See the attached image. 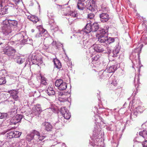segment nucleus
Returning a JSON list of instances; mask_svg holds the SVG:
<instances>
[{
    "label": "nucleus",
    "mask_w": 147,
    "mask_h": 147,
    "mask_svg": "<svg viewBox=\"0 0 147 147\" xmlns=\"http://www.w3.org/2000/svg\"><path fill=\"white\" fill-rule=\"evenodd\" d=\"M18 147H24L25 141L23 140H21L20 141L17 143Z\"/></svg>",
    "instance_id": "35"
},
{
    "label": "nucleus",
    "mask_w": 147,
    "mask_h": 147,
    "mask_svg": "<svg viewBox=\"0 0 147 147\" xmlns=\"http://www.w3.org/2000/svg\"><path fill=\"white\" fill-rule=\"evenodd\" d=\"M132 115H130V118L132 120H133L134 119L133 117H132Z\"/></svg>",
    "instance_id": "56"
},
{
    "label": "nucleus",
    "mask_w": 147,
    "mask_h": 147,
    "mask_svg": "<svg viewBox=\"0 0 147 147\" xmlns=\"http://www.w3.org/2000/svg\"><path fill=\"white\" fill-rule=\"evenodd\" d=\"M92 31V26L90 23L87 24L84 29V32L87 34L89 33Z\"/></svg>",
    "instance_id": "15"
},
{
    "label": "nucleus",
    "mask_w": 147,
    "mask_h": 147,
    "mask_svg": "<svg viewBox=\"0 0 147 147\" xmlns=\"http://www.w3.org/2000/svg\"><path fill=\"white\" fill-rule=\"evenodd\" d=\"M18 92H11V96L12 98L16 100H18Z\"/></svg>",
    "instance_id": "23"
},
{
    "label": "nucleus",
    "mask_w": 147,
    "mask_h": 147,
    "mask_svg": "<svg viewBox=\"0 0 147 147\" xmlns=\"http://www.w3.org/2000/svg\"><path fill=\"white\" fill-rule=\"evenodd\" d=\"M41 84H43L45 85L46 84V80L45 78L43 77L42 76H41Z\"/></svg>",
    "instance_id": "38"
},
{
    "label": "nucleus",
    "mask_w": 147,
    "mask_h": 147,
    "mask_svg": "<svg viewBox=\"0 0 147 147\" xmlns=\"http://www.w3.org/2000/svg\"><path fill=\"white\" fill-rule=\"evenodd\" d=\"M63 116L65 119H69L71 117V114L69 112V111H68L67 113H65Z\"/></svg>",
    "instance_id": "36"
},
{
    "label": "nucleus",
    "mask_w": 147,
    "mask_h": 147,
    "mask_svg": "<svg viewBox=\"0 0 147 147\" xmlns=\"http://www.w3.org/2000/svg\"><path fill=\"white\" fill-rule=\"evenodd\" d=\"M13 131L8 132L6 134L7 138L8 139H11L13 138Z\"/></svg>",
    "instance_id": "32"
},
{
    "label": "nucleus",
    "mask_w": 147,
    "mask_h": 147,
    "mask_svg": "<svg viewBox=\"0 0 147 147\" xmlns=\"http://www.w3.org/2000/svg\"><path fill=\"white\" fill-rule=\"evenodd\" d=\"M70 92H59V100L61 102L66 101L70 96Z\"/></svg>",
    "instance_id": "4"
},
{
    "label": "nucleus",
    "mask_w": 147,
    "mask_h": 147,
    "mask_svg": "<svg viewBox=\"0 0 147 147\" xmlns=\"http://www.w3.org/2000/svg\"><path fill=\"white\" fill-rule=\"evenodd\" d=\"M105 28L102 29L100 30V34L99 35H106V34L108 32L109 27L107 26L105 27Z\"/></svg>",
    "instance_id": "21"
},
{
    "label": "nucleus",
    "mask_w": 147,
    "mask_h": 147,
    "mask_svg": "<svg viewBox=\"0 0 147 147\" xmlns=\"http://www.w3.org/2000/svg\"><path fill=\"white\" fill-rule=\"evenodd\" d=\"M139 113L137 111H134V112L133 116L134 118H136L138 115Z\"/></svg>",
    "instance_id": "45"
},
{
    "label": "nucleus",
    "mask_w": 147,
    "mask_h": 147,
    "mask_svg": "<svg viewBox=\"0 0 147 147\" xmlns=\"http://www.w3.org/2000/svg\"><path fill=\"white\" fill-rule=\"evenodd\" d=\"M101 55L97 54L92 58V63L94 65H100L101 61Z\"/></svg>",
    "instance_id": "3"
},
{
    "label": "nucleus",
    "mask_w": 147,
    "mask_h": 147,
    "mask_svg": "<svg viewBox=\"0 0 147 147\" xmlns=\"http://www.w3.org/2000/svg\"><path fill=\"white\" fill-rule=\"evenodd\" d=\"M33 110L39 112H40L42 111L40 106L39 104H37L33 108Z\"/></svg>",
    "instance_id": "25"
},
{
    "label": "nucleus",
    "mask_w": 147,
    "mask_h": 147,
    "mask_svg": "<svg viewBox=\"0 0 147 147\" xmlns=\"http://www.w3.org/2000/svg\"><path fill=\"white\" fill-rule=\"evenodd\" d=\"M53 126L50 123L47 122V131H51Z\"/></svg>",
    "instance_id": "31"
},
{
    "label": "nucleus",
    "mask_w": 147,
    "mask_h": 147,
    "mask_svg": "<svg viewBox=\"0 0 147 147\" xmlns=\"http://www.w3.org/2000/svg\"><path fill=\"white\" fill-rule=\"evenodd\" d=\"M88 42L87 40H84L83 41V46H85L87 43Z\"/></svg>",
    "instance_id": "52"
},
{
    "label": "nucleus",
    "mask_w": 147,
    "mask_h": 147,
    "mask_svg": "<svg viewBox=\"0 0 147 147\" xmlns=\"http://www.w3.org/2000/svg\"><path fill=\"white\" fill-rule=\"evenodd\" d=\"M138 88L137 87V88H136V89H137V90H138Z\"/></svg>",
    "instance_id": "61"
},
{
    "label": "nucleus",
    "mask_w": 147,
    "mask_h": 147,
    "mask_svg": "<svg viewBox=\"0 0 147 147\" xmlns=\"http://www.w3.org/2000/svg\"><path fill=\"white\" fill-rule=\"evenodd\" d=\"M92 31L95 32L96 31L99 29V25L97 23H94L92 26Z\"/></svg>",
    "instance_id": "20"
},
{
    "label": "nucleus",
    "mask_w": 147,
    "mask_h": 147,
    "mask_svg": "<svg viewBox=\"0 0 147 147\" xmlns=\"http://www.w3.org/2000/svg\"><path fill=\"white\" fill-rule=\"evenodd\" d=\"M23 116L22 115H17L13 117L10 120L11 124L16 125L17 123L20 122Z\"/></svg>",
    "instance_id": "5"
},
{
    "label": "nucleus",
    "mask_w": 147,
    "mask_h": 147,
    "mask_svg": "<svg viewBox=\"0 0 147 147\" xmlns=\"http://www.w3.org/2000/svg\"><path fill=\"white\" fill-rule=\"evenodd\" d=\"M115 41L114 38L112 37H107L105 43L107 44H109Z\"/></svg>",
    "instance_id": "24"
},
{
    "label": "nucleus",
    "mask_w": 147,
    "mask_h": 147,
    "mask_svg": "<svg viewBox=\"0 0 147 147\" xmlns=\"http://www.w3.org/2000/svg\"><path fill=\"white\" fill-rule=\"evenodd\" d=\"M2 32L5 35H7L10 33L12 31L11 27L7 23H4V21L3 22V25L1 26Z\"/></svg>",
    "instance_id": "1"
},
{
    "label": "nucleus",
    "mask_w": 147,
    "mask_h": 147,
    "mask_svg": "<svg viewBox=\"0 0 147 147\" xmlns=\"http://www.w3.org/2000/svg\"><path fill=\"white\" fill-rule=\"evenodd\" d=\"M2 75V74L1 73V72L0 71V76H1Z\"/></svg>",
    "instance_id": "57"
},
{
    "label": "nucleus",
    "mask_w": 147,
    "mask_h": 147,
    "mask_svg": "<svg viewBox=\"0 0 147 147\" xmlns=\"http://www.w3.org/2000/svg\"><path fill=\"white\" fill-rule=\"evenodd\" d=\"M114 67L113 66H111L108 70L109 73H112L115 72V70L114 69Z\"/></svg>",
    "instance_id": "41"
},
{
    "label": "nucleus",
    "mask_w": 147,
    "mask_h": 147,
    "mask_svg": "<svg viewBox=\"0 0 147 147\" xmlns=\"http://www.w3.org/2000/svg\"><path fill=\"white\" fill-rule=\"evenodd\" d=\"M7 12L8 10H7V7H5L0 10V14L1 15H3L7 13Z\"/></svg>",
    "instance_id": "29"
},
{
    "label": "nucleus",
    "mask_w": 147,
    "mask_h": 147,
    "mask_svg": "<svg viewBox=\"0 0 147 147\" xmlns=\"http://www.w3.org/2000/svg\"><path fill=\"white\" fill-rule=\"evenodd\" d=\"M146 122H147V120H146Z\"/></svg>",
    "instance_id": "63"
},
{
    "label": "nucleus",
    "mask_w": 147,
    "mask_h": 147,
    "mask_svg": "<svg viewBox=\"0 0 147 147\" xmlns=\"http://www.w3.org/2000/svg\"><path fill=\"white\" fill-rule=\"evenodd\" d=\"M13 1L16 4H18L22 2V0H13Z\"/></svg>",
    "instance_id": "48"
},
{
    "label": "nucleus",
    "mask_w": 147,
    "mask_h": 147,
    "mask_svg": "<svg viewBox=\"0 0 147 147\" xmlns=\"http://www.w3.org/2000/svg\"><path fill=\"white\" fill-rule=\"evenodd\" d=\"M48 136H49V137H50V135H48Z\"/></svg>",
    "instance_id": "60"
},
{
    "label": "nucleus",
    "mask_w": 147,
    "mask_h": 147,
    "mask_svg": "<svg viewBox=\"0 0 147 147\" xmlns=\"http://www.w3.org/2000/svg\"><path fill=\"white\" fill-rule=\"evenodd\" d=\"M68 14L74 18L77 17L78 16V13L76 11H70L69 12Z\"/></svg>",
    "instance_id": "30"
},
{
    "label": "nucleus",
    "mask_w": 147,
    "mask_h": 147,
    "mask_svg": "<svg viewBox=\"0 0 147 147\" xmlns=\"http://www.w3.org/2000/svg\"><path fill=\"white\" fill-rule=\"evenodd\" d=\"M33 133L34 134V136H37L38 138L37 140L38 142L42 140L45 137V136H41L39 132L35 130L33 131Z\"/></svg>",
    "instance_id": "10"
},
{
    "label": "nucleus",
    "mask_w": 147,
    "mask_h": 147,
    "mask_svg": "<svg viewBox=\"0 0 147 147\" xmlns=\"http://www.w3.org/2000/svg\"><path fill=\"white\" fill-rule=\"evenodd\" d=\"M86 5H85L87 9L91 11H94V4L93 0H88L86 2Z\"/></svg>",
    "instance_id": "6"
},
{
    "label": "nucleus",
    "mask_w": 147,
    "mask_h": 147,
    "mask_svg": "<svg viewBox=\"0 0 147 147\" xmlns=\"http://www.w3.org/2000/svg\"><path fill=\"white\" fill-rule=\"evenodd\" d=\"M42 60L41 59H36V62L35 63L36 65H38L42 63Z\"/></svg>",
    "instance_id": "43"
},
{
    "label": "nucleus",
    "mask_w": 147,
    "mask_h": 147,
    "mask_svg": "<svg viewBox=\"0 0 147 147\" xmlns=\"http://www.w3.org/2000/svg\"><path fill=\"white\" fill-rule=\"evenodd\" d=\"M77 7L78 9L81 10H83L85 7L83 1L80 0H79L77 2Z\"/></svg>",
    "instance_id": "13"
},
{
    "label": "nucleus",
    "mask_w": 147,
    "mask_h": 147,
    "mask_svg": "<svg viewBox=\"0 0 147 147\" xmlns=\"http://www.w3.org/2000/svg\"><path fill=\"white\" fill-rule=\"evenodd\" d=\"M119 53L118 48H116L113 51V55L114 56L116 57L117 56V54Z\"/></svg>",
    "instance_id": "39"
},
{
    "label": "nucleus",
    "mask_w": 147,
    "mask_h": 147,
    "mask_svg": "<svg viewBox=\"0 0 147 147\" xmlns=\"http://www.w3.org/2000/svg\"><path fill=\"white\" fill-rule=\"evenodd\" d=\"M4 21V23H7L12 28V27H16L18 24V22L15 20L6 19Z\"/></svg>",
    "instance_id": "7"
},
{
    "label": "nucleus",
    "mask_w": 147,
    "mask_h": 147,
    "mask_svg": "<svg viewBox=\"0 0 147 147\" xmlns=\"http://www.w3.org/2000/svg\"><path fill=\"white\" fill-rule=\"evenodd\" d=\"M48 94L49 96L51 95H54L55 94V92H48Z\"/></svg>",
    "instance_id": "53"
},
{
    "label": "nucleus",
    "mask_w": 147,
    "mask_h": 147,
    "mask_svg": "<svg viewBox=\"0 0 147 147\" xmlns=\"http://www.w3.org/2000/svg\"><path fill=\"white\" fill-rule=\"evenodd\" d=\"M94 16L95 15L94 14L90 13L88 14V18L91 19H92L94 18Z\"/></svg>",
    "instance_id": "42"
},
{
    "label": "nucleus",
    "mask_w": 147,
    "mask_h": 147,
    "mask_svg": "<svg viewBox=\"0 0 147 147\" xmlns=\"http://www.w3.org/2000/svg\"><path fill=\"white\" fill-rule=\"evenodd\" d=\"M95 118H96L97 119V118H99L100 120H101L102 119V118H101V117H100V116L98 115H96L95 116ZM95 120L96 121H97V120H96V119H95Z\"/></svg>",
    "instance_id": "49"
},
{
    "label": "nucleus",
    "mask_w": 147,
    "mask_h": 147,
    "mask_svg": "<svg viewBox=\"0 0 147 147\" xmlns=\"http://www.w3.org/2000/svg\"><path fill=\"white\" fill-rule=\"evenodd\" d=\"M40 112H39L38 111H32V114L33 115H34L35 116L38 115L40 113Z\"/></svg>",
    "instance_id": "46"
},
{
    "label": "nucleus",
    "mask_w": 147,
    "mask_h": 147,
    "mask_svg": "<svg viewBox=\"0 0 147 147\" xmlns=\"http://www.w3.org/2000/svg\"><path fill=\"white\" fill-rule=\"evenodd\" d=\"M14 38H15L16 42H21L24 39L23 35L21 34H17L15 35Z\"/></svg>",
    "instance_id": "14"
},
{
    "label": "nucleus",
    "mask_w": 147,
    "mask_h": 147,
    "mask_svg": "<svg viewBox=\"0 0 147 147\" xmlns=\"http://www.w3.org/2000/svg\"><path fill=\"white\" fill-rule=\"evenodd\" d=\"M51 135H52V136H51V138H52V137L53 136V134H51Z\"/></svg>",
    "instance_id": "59"
},
{
    "label": "nucleus",
    "mask_w": 147,
    "mask_h": 147,
    "mask_svg": "<svg viewBox=\"0 0 147 147\" xmlns=\"http://www.w3.org/2000/svg\"><path fill=\"white\" fill-rule=\"evenodd\" d=\"M100 17L101 21L103 22L107 21L109 19V15L106 13H102L100 14Z\"/></svg>",
    "instance_id": "9"
},
{
    "label": "nucleus",
    "mask_w": 147,
    "mask_h": 147,
    "mask_svg": "<svg viewBox=\"0 0 147 147\" xmlns=\"http://www.w3.org/2000/svg\"><path fill=\"white\" fill-rule=\"evenodd\" d=\"M6 82V81L5 78L3 77L0 78V85L5 84Z\"/></svg>",
    "instance_id": "40"
},
{
    "label": "nucleus",
    "mask_w": 147,
    "mask_h": 147,
    "mask_svg": "<svg viewBox=\"0 0 147 147\" xmlns=\"http://www.w3.org/2000/svg\"><path fill=\"white\" fill-rule=\"evenodd\" d=\"M90 144L92 146L94 147H96L97 145H96L94 142L92 141L90 142Z\"/></svg>",
    "instance_id": "47"
},
{
    "label": "nucleus",
    "mask_w": 147,
    "mask_h": 147,
    "mask_svg": "<svg viewBox=\"0 0 147 147\" xmlns=\"http://www.w3.org/2000/svg\"><path fill=\"white\" fill-rule=\"evenodd\" d=\"M47 107H48L47 109L48 111H50L49 113L51 115L53 112H54L55 110L54 106L53 105L52 103H49Z\"/></svg>",
    "instance_id": "16"
},
{
    "label": "nucleus",
    "mask_w": 147,
    "mask_h": 147,
    "mask_svg": "<svg viewBox=\"0 0 147 147\" xmlns=\"http://www.w3.org/2000/svg\"><path fill=\"white\" fill-rule=\"evenodd\" d=\"M143 147H147V140H145L142 142Z\"/></svg>",
    "instance_id": "44"
},
{
    "label": "nucleus",
    "mask_w": 147,
    "mask_h": 147,
    "mask_svg": "<svg viewBox=\"0 0 147 147\" xmlns=\"http://www.w3.org/2000/svg\"><path fill=\"white\" fill-rule=\"evenodd\" d=\"M10 91H16V90H10Z\"/></svg>",
    "instance_id": "58"
},
{
    "label": "nucleus",
    "mask_w": 147,
    "mask_h": 147,
    "mask_svg": "<svg viewBox=\"0 0 147 147\" xmlns=\"http://www.w3.org/2000/svg\"><path fill=\"white\" fill-rule=\"evenodd\" d=\"M94 51L97 52H101L104 51L102 46L100 44H94L92 47Z\"/></svg>",
    "instance_id": "8"
},
{
    "label": "nucleus",
    "mask_w": 147,
    "mask_h": 147,
    "mask_svg": "<svg viewBox=\"0 0 147 147\" xmlns=\"http://www.w3.org/2000/svg\"><path fill=\"white\" fill-rule=\"evenodd\" d=\"M139 134L144 138L147 139V130H144L140 132Z\"/></svg>",
    "instance_id": "19"
},
{
    "label": "nucleus",
    "mask_w": 147,
    "mask_h": 147,
    "mask_svg": "<svg viewBox=\"0 0 147 147\" xmlns=\"http://www.w3.org/2000/svg\"><path fill=\"white\" fill-rule=\"evenodd\" d=\"M60 111L62 115H63L65 113H67L68 111L67 110L66 108L64 107L60 108Z\"/></svg>",
    "instance_id": "34"
},
{
    "label": "nucleus",
    "mask_w": 147,
    "mask_h": 147,
    "mask_svg": "<svg viewBox=\"0 0 147 147\" xmlns=\"http://www.w3.org/2000/svg\"><path fill=\"white\" fill-rule=\"evenodd\" d=\"M53 62L54 65L56 68L60 69L61 68V63L57 59H53Z\"/></svg>",
    "instance_id": "17"
},
{
    "label": "nucleus",
    "mask_w": 147,
    "mask_h": 147,
    "mask_svg": "<svg viewBox=\"0 0 147 147\" xmlns=\"http://www.w3.org/2000/svg\"><path fill=\"white\" fill-rule=\"evenodd\" d=\"M63 82L62 80H57L55 83V85L57 87H59L61 84H62V83H63Z\"/></svg>",
    "instance_id": "33"
},
{
    "label": "nucleus",
    "mask_w": 147,
    "mask_h": 147,
    "mask_svg": "<svg viewBox=\"0 0 147 147\" xmlns=\"http://www.w3.org/2000/svg\"><path fill=\"white\" fill-rule=\"evenodd\" d=\"M53 91V87H48V88L47 89V91Z\"/></svg>",
    "instance_id": "50"
},
{
    "label": "nucleus",
    "mask_w": 147,
    "mask_h": 147,
    "mask_svg": "<svg viewBox=\"0 0 147 147\" xmlns=\"http://www.w3.org/2000/svg\"><path fill=\"white\" fill-rule=\"evenodd\" d=\"M41 29H42V30L41 31V32L43 33L45 32V30L43 28H41Z\"/></svg>",
    "instance_id": "55"
},
{
    "label": "nucleus",
    "mask_w": 147,
    "mask_h": 147,
    "mask_svg": "<svg viewBox=\"0 0 147 147\" xmlns=\"http://www.w3.org/2000/svg\"><path fill=\"white\" fill-rule=\"evenodd\" d=\"M96 36L98 37V41L101 43H104L106 42L107 39V36L103 35H99L98 34Z\"/></svg>",
    "instance_id": "11"
},
{
    "label": "nucleus",
    "mask_w": 147,
    "mask_h": 147,
    "mask_svg": "<svg viewBox=\"0 0 147 147\" xmlns=\"http://www.w3.org/2000/svg\"><path fill=\"white\" fill-rule=\"evenodd\" d=\"M16 6H15V8L14 9L13 12L16 15H20V12H21L23 11V10L20 9L17 7H16Z\"/></svg>",
    "instance_id": "22"
},
{
    "label": "nucleus",
    "mask_w": 147,
    "mask_h": 147,
    "mask_svg": "<svg viewBox=\"0 0 147 147\" xmlns=\"http://www.w3.org/2000/svg\"><path fill=\"white\" fill-rule=\"evenodd\" d=\"M99 78L100 80H102V79H104V76L103 74H102L99 76Z\"/></svg>",
    "instance_id": "51"
},
{
    "label": "nucleus",
    "mask_w": 147,
    "mask_h": 147,
    "mask_svg": "<svg viewBox=\"0 0 147 147\" xmlns=\"http://www.w3.org/2000/svg\"><path fill=\"white\" fill-rule=\"evenodd\" d=\"M7 10H9V11H11L13 12L14 9L15 8V6L13 4H9L7 6Z\"/></svg>",
    "instance_id": "28"
},
{
    "label": "nucleus",
    "mask_w": 147,
    "mask_h": 147,
    "mask_svg": "<svg viewBox=\"0 0 147 147\" xmlns=\"http://www.w3.org/2000/svg\"><path fill=\"white\" fill-rule=\"evenodd\" d=\"M13 138H19L20 136L22 134L21 132L16 131H13Z\"/></svg>",
    "instance_id": "26"
},
{
    "label": "nucleus",
    "mask_w": 147,
    "mask_h": 147,
    "mask_svg": "<svg viewBox=\"0 0 147 147\" xmlns=\"http://www.w3.org/2000/svg\"><path fill=\"white\" fill-rule=\"evenodd\" d=\"M0 119H6L8 116V114L6 113H1Z\"/></svg>",
    "instance_id": "37"
},
{
    "label": "nucleus",
    "mask_w": 147,
    "mask_h": 147,
    "mask_svg": "<svg viewBox=\"0 0 147 147\" xmlns=\"http://www.w3.org/2000/svg\"><path fill=\"white\" fill-rule=\"evenodd\" d=\"M113 84L114 86H116L117 84V82L116 81H113Z\"/></svg>",
    "instance_id": "54"
},
{
    "label": "nucleus",
    "mask_w": 147,
    "mask_h": 147,
    "mask_svg": "<svg viewBox=\"0 0 147 147\" xmlns=\"http://www.w3.org/2000/svg\"><path fill=\"white\" fill-rule=\"evenodd\" d=\"M52 140V139H51L50 140Z\"/></svg>",
    "instance_id": "64"
},
{
    "label": "nucleus",
    "mask_w": 147,
    "mask_h": 147,
    "mask_svg": "<svg viewBox=\"0 0 147 147\" xmlns=\"http://www.w3.org/2000/svg\"><path fill=\"white\" fill-rule=\"evenodd\" d=\"M3 52L5 54L10 57L15 55L16 51L13 48L11 47H7L4 49Z\"/></svg>",
    "instance_id": "2"
},
{
    "label": "nucleus",
    "mask_w": 147,
    "mask_h": 147,
    "mask_svg": "<svg viewBox=\"0 0 147 147\" xmlns=\"http://www.w3.org/2000/svg\"><path fill=\"white\" fill-rule=\"evenodd\" d=\"M134 94H135V95L136 94V93H135Z\"/></svg>",
    "instance_id": "62"
},
{
    "label": "nucleus",
    "mask_w": 147,
    "mask_h": 147,
    "mask_svg": "<svg viewBox=\"0 0 147 147\" xmlns=\"http://www.w3.org/2000/svg\"><path fill=\"white\" fill-rule=\"evenodd\" d=\"M93 132V135L95 137V139L100 138L102 137L101 135H98V130L96 128L94 130Z\"/></svg>",
    "instance_id": "18"
},
{
    "label": "nucleus",
    "mask_w": 147,
    "mask_h": 147,
    "mask_svg": "<svg viewBox=\"0 0 147 147\" xmlns=\"http://www.w3.org/2000/svg\"><path fill=\"white\" fill-rule=\"evenodd\" d=\"M67 86L66 83L63 82L60 86L58 87V89L61 91L63 90L66 88Z\"/></svg>",
    "instance_id": "27"
},
{
    "label": "nucleus",
    "mask_w": 147,
    "mask_h": 147,
    "mask_svg": "<svg viewBox=\"0 0 147 147\" xmlns=\"http://www.w3.org/2000/svg\"><path fill=\"white\" fill-rule=\"evenodd\" d=\"M27 18L29 20L32 21L34 23H36L39 21V19L38 17L34 15H28V16Z\"/></svg>",
    "instance_id": "12"
}]
</instances>
